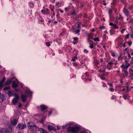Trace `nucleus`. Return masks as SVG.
I'll use <instances>...</instances> for the list:
<instances>
[{
    "instance_id": "nucleus-47",
    "label": "nucleus",
    "mask_w": 133,
    "mask_h": 133,
    "mask_svg": "<svg viewBox=\"0 0 133 133\" xmlns=\"http://www.w3.org/2000/svg\"><path fill=\"white\" fill-rule=\"evenodd\" d=\"M105 27L104 26H102L100 27V28L101 29H105Z\"/></svg>"
},
{
    "instance_id": "nucleus-58",
    "label": "nucleus",
    "mask_w": 133,
    "mask_h": 133,
    "mask_svg": "<svg viewBox=\"0 0 133 133\" xmlns=\"http://www.w3.org/2000/svg\"><path fill=\"white\" fill-rule=\"evenodd\" d=\"M102 66L104 68H106V66L104 64H102Z\"/></svg>"
},
{
    "instance_id": "nucleus-10",
    "label": "nucleus",
    "mask_w": 133,
    "mask_h": 133,
    "mask_svg": "<svg viewBox=\"0 0 133 133\" xmlns=\"http://www.w3.org/2000/svg\"><path fill=\"white\" fill-rule=\"evenodd\" d=\"M49 11H50L48 9L45 8L44 10H42L41 12L43 15H45L48 14V13L47 12H49Z\"/></svg>"
},
{
    "instance_id": "nucleus-12",
    "label": "nucleus",
    "mask_w": 133,
    "mask_h": 133,
    "mask_svg": "<svg viewBox=\"0 0 133 133\" xmlns=\"http://www.w3.org/2000/svg\"><path fill=\"white\" fill-rule=\"evenodd\" d=\"M41 110L42 111H43L46 110L47 108V107L45 105H40Z\"/></svg>"
},
{
    "instance_id": "nucleus-48",
    "label": "nucleus",
    "mask_w": 133,
    "mask_h": 133,
    "mask_svg": "<svg viewBox=\"0 0 133 133\" xmlns=\"http://www.w3.org/2000/svg\"><path fill=\"white\" fill-rule=\"evenodd\" d=\"M108 85H109L110 87H113V86H112L113 84H112L108 83Z\"/></svg>"
},
{
    "instance_id": "nucleus-11",
    "label": "nucleus",
    "mask_w": 133,
    "mask_h": 133,
    "mask_svg": "<svg viewBox=\"0 0 133 133\" xmlns=\"http://www.w3.org/2000/svg\"><path fill=\"white\" fill-rule=\"evenodd\" d=\"M99 77L101 79L103 80H105L106 79L105 73H102L101 75L99 76Z\"/></svg>"
},
{
    "instance_id": "nucleus-16",
    "label": "nucleus",
    "mask_w": 133,
    "mask_h": 133,
    "mask_svg": "<svg viewBox=\"0 0 133 133\" xmlns=\"http://www.w3.org/2000/svg\"><path fill=\"white\" fill-rule=\"evenodd\" d=\"M17 120L16 119H14L11 122V124L15 126L17 124Z\"/></svg>"
},
{
    "instance_id": "nucleus-61",
    "label": "nucleus",
    "mask_w": 133,
    "mask_h": 133,
    "mask_svg": "<svg viewBox=\"0 0 133 133\" xmlns=\"http://www.w3.org/2000/svg\"><path fill=\"white\" fill-rule=\"evenodd\" d=\"M52 114V111H50L49 113V116Z\"/></svg>"
},
{
    "instance_id": "nucleus-17",
    "label": "nucleus",
    "mask_w": 133,
    "mask_h": 133,
    "mask_svg": "<svg viewBox=\"0 0 133 133\" xmlns=\"http://www.w3.org/2000/svg\"><path fill=\"white\" fill-rule=\"evenodd\" d=\"M109 25L111 26H112L115 29L117 28V29H118V27L116 25V24H114L111 22L110 23H109Z\"/></svg>"
},
{
    "instance_id": "nucleus-42",
    "label": "nucleus",
    "mask_w": 133,
    "mask_h": 133,
    "mask_svg": "<svg viewBox=\"0 0 133 133\" xmlns=\"http://www.w3.org/2000/svg\"><path fill=\"white\" fill-rule=\"evenodd\" d=\"M95 63L97 64H98L99 63V62L97 60H95L94 61Z\"/></svg>"
},
{
    "instance_id": "nucleus-43",
    "label": "nucleus",
    "mask_w": 133,
    "mask_h": 133,
    "mask_svg": "<svg viewBox=\"0 0 133 133\" xmlns=\"http://www.w3.org/2000/svg\"><path fill=\"white\" fill-rule=\"evenodd\" d=\"M125 29H122L121 31V33L122 34H123V33H124V31H125Z\"/></svg>"
},
{
    "instance_id": "nucleus-24",
    "label": "nucleus",
    "mask_w": 133,
    "mask_h": 133,
    "mask_svg": "<svg viewBox=\"0 0 133 133\" xmlns=\"http://www.w3.org/2000/svg\"><path fill=\"white\" fill-rule=\"evenodd\" d=\"M92 43H89V44H90L89 47L91 49L93 48L94 47V46H93V45H94L93 43L94 42L93 41H92Z\"/></svg>"
},
{
    "instance_id": "nucleus-28",
    "label": "nucleus",
    "mask_w": 133,
    "mask_h": 133,
    "mask_svg": "<svg viewBox=\"0 0 133 133\" xmlns=\"http://www.w3.org/2000/svg\"><path fill=\"white\" fill-rule=\"evenodd\" d=\"M128 95L126 94L125 95H123V98L125 99H126L127 97L128 96Z\"/></svg>"
},
{
    "instance_id": "nucleus-3",
    "label": "nucleus",
    "mask_w": 133,
    "mask_h": 133,
    "mask_svg": "<svg viewBox=\"0 0 133 133\" xmlns=\"http://www.w3.org/2000/svg\"><path fill=\"white\" fill-rule=\"evenodd\" d=\"M26 128L25 124L20 123L18 124L17 126V128L20 130H22Z\"/></svg>"
},
{
    "instance_id": "nucleus-40",
    "label": "nucleus",
    "mask_w": 133,
    "mask_h": 133,
    "mask_svg": "<svg viewBox=\"0 0 133 133\" xmlns=\"http://www.w3.org/2000/svg\"><path fill=\"white\" fill-rule=\"evenodd\" d=\"M118 60L119 61H121L122 60V58L121 56H119L118 57Z\"/></svg>"
},
{
    "instance_id": "nucleus-36",
    "label": "nucleus",
    "mask_w": 133,
    "mask_h": 133,
    "mask_svg": "<svg viewBox=\"0 0 133 133\" xmlns=\"http://www.w3.org/2000/svg\"><path fill=\"white\" fill-rule=\"evenodd\" d=\"M73 124V123H71L70 122L69 123L66 124V125H67L68 127L69 126V127H70V126L71 125Z\"/></svg>"
},
{
    "instance_id": "nucleus-13",
    "label": "nucleus",
    "mask_w": 133,
    "mask_h": 133,
    "mask_svg": "<svg viewBox=\"0 0 133 133\" xmlns=\"http://www.w3.org/2000/svg\"><path fill=\"white\" fill-rule=\"evenodd\" d=\"M130 76H129V77H131L130 78L131 80L133 79V70L131 69V70L129 71Z\"/></svg>"
},
{
    "instance_id": "nucleus-5",
    "label": "nucleus",
    "mask_w": 133,
    "mask_h": 133,
    "mask_svg": "<svg viewBox=\"0 0 133 133\" xmlns=\"http://www.w3.org/2000/svg\"><path fill=\"white\" fill-rule=\"evenodd\" d=\"M125 65L123 64L121 66V67L124 68V69H127L130 65V64L129 63L127 60H125L124 62Z\"/></svg>"
},
{
    "instance_id": "nucleus-59",
    "label": "nucleus",
    "mask_w": 133,
    "mask_h": 133,
    "mask_svg": "<svg viewBox=\"0 0 133 133\" xmlns=\"http://www.w3.org/2000/svg\"><path fill=\"white\" fill-rule=\"evenodd\" d=\"M22 104H21L20 103H19V105H18V107L19 108H21L22 107Z\"/></svg>"
},
{
    "instance_id": "nucleus-27",
    "label": "nucleus",
    "mask_w": 133,
    "mask_h": 133,
    "mask_svg": "<svg viewBox=\"0 0 133 133\" xmlns=\"http://www.w3.org/2000/svg\"><path fill=\"white\" fill-rule=\"evenodd\" d=\"M74 32H75V34L78 33V35H79V32H80V30L79 29H78L77 30L75 31Z\"/></svg>"
},
{
    "instance_id": "nucleus-49",
    "label": "nucleus",
    "mask_w": 133,
    "mask_h": 133,
    "mask_svg": "<svg viewBox=\"0 0 133 133\" xmlns=\"http://www.w3.org/2000/svg\"><path fill=\"white\" fill-rule=\"evenodd\" d=\"M3 83L1 82H0V88H2L3 86Z\"/></svg>"
},
{
    "instance_id": "nucleus-39",
    "label": "nucleus",
    "mask_w": 133,
    "mask_h": 133,
    "mask_svg": "<svg viewBox=\"0 0 133 133\" xmlns=\"http://www.w3.org/2000/svg\"><path fill=\"white\" fill-rule=\"evenodd\" d=\"M116 98V96L115 95H113L111 97V99H115Z\"/></svg>"
},
{
    "instance_id": "nucleus-56",
    "label": "nucleus",
    "mask_w": 133,
    "mask_h": 133,
    "mask_svg": "<svg viewBox=\"0 0 133 133\" xmlns=\"http://www.w3.org/2000/svg\"><path fill=\"white\" fill-rule=\"evenodd\" d=\"M132 8V7H129L128 8V10H129V11H130L131 10Z\"/></svg>"
},
{
    "instance_id": "nucleus-4",
    "label": "nucleus",
    "mask_w": 133,
    "mask_h": 133,
    "mask_svg": "<svg viewBox=\"0 0 133 133\" xmlns=\"http://www.w3.org/2000/svg\"><path fill=\"white\" fill-rule=\"evenodd\" d=\"M12 131V128L11 125H10L8 129H5L3 130L4 133H11Z\"/></svg>"
},
{
    "instance_id": "nucleus-51",
    "label": "nucleus",
    "mask_w": 133,
    "mask_h": 133,
    "mask_svg": "<svg viewBox=\"0 0 133 133\" xmlns=\"http://www.w3.org/2000/svg\"><path fill=\"white\" fill-rule=\"evenodd\" d=\"M68 126L67 125H66H66H64L62 126V128L63 129H64L66 127H67Z\"/></svg>"
},
{
    "instance_id": "nucleus-50",
    "label": "nucleus",
    "mask_w": 133,
    "mask_h": 133,
    "mask_svg": "<svg viewBox=\"0 0 133 133\" xmlns=\"http://www.w3.org/2000/svg\"><path fill=\"white\" fill-rule=\"evenodd\" d=\"M105 76L106 77L107 76H108V75L109 74V72H107L105 73Z\"/></svg>"
},
{
    "instance_id": "nucleus-8",
    "label": "nucleus",
    "mask_w": 133,
    "mask_h": 133,
    "mask_svg": "<svg viewBox=\"0 0 133 133\" xmlns=\"http://www.w3.org/2000/svg\"><path fill=\"white\" fill-rule=\"evenodd\" d=\"M114 63L112 61H111L108 62V64L107 65V68L109 69L110 70L112 68V65L114 64Z\"/></svg>"
},
{
    "instance_id": "nucleus-29",
    "label": "nucleus",
    "mask_w": 133,
    "mask_h": 133,
    "mask_svg": "<svg viewBox=\"0 0 133 133\" xmlns=\"http://www.w3.org/2000/svg\"><path fill=\"white\" fill-rule=\"evenodd\" d=\"M10 89V86H8L5 87L3 90H7Z\"/></svg>"
},
{
    "instance_id": "nucleus-60",
    "label": "nucleus",
    "mask_w": 133,
    "mask_h": 133,
    "mask_svg": "<svg viewBox=\"0 0 133 133\" xmlns=\"http://www.w3.org/2000/svg\"><path fill=\"white\" fill-rule=\"evenodd\" d=\"M80 25H79V23H78V24H77V28H80Z\"/></svg>"
},
{
    "instance_id": "nucleus-64",
    "label": "nucleus",
    "mask_w": 133,
    "mask_h": 133,
    "mask_svg": "<svg viewBox=\"0 0 133 133\" xmlns=\"http://www.w3.org/2000/svg\"><path fill=\"white\" fill-rule=\"evenodd\" d=\"M128 57L130 58L131 57L130 55L129 54H128Z\"/></svg>"
},
{
    "instance_id": "nucleus-32",
    "label": "nucleus",
    "mask_w": 133,
    "mask_h": 133,
    "mask_svg": "<svg viewBox=\"0 0 133 133\" xmlns=\"http://www.w3.org/2000/svg\"><path fill=\"white\" fill-rule=\"evenodd\" d=\"M46 45L48 46H49L50 45V44L49 42H45Z\"/></svg>"
},
{
    "instance_id": "nucleus-18",
    "label": "nucleus",
    "mask_w": 133,
    "mask_h": 133,
    "mask_svg": "<svg viewBox=\"0 0 133 133\" xmlns=\"http://www.w3.org/2000/svg\"><path fill=\"white\" fill-rule=\"evenodd\" d=\"M0 99H1L3 102L5 100L4 97V95L3 94H1L0 92Z\"/></svg>"
},
{
    "instance_id": "nucleus-41",
    "label": "nucleus",
    "mask_w": 133,
    "mask_h": 133,
    "mask_svg": "<svg viewBox=\"0 0 133 133\" xmlns=\"http://www.w3.org/2000/svg\"><path fill=\"white\" fill-rule=\"evenodd\" d=\"M129 34H127L125 37V39H126V38H129Z\"/></svg>"
},
{
    "instance_id": "nucleus-38",
    "label": "nucleus",
    "mask_w": 133,
    "mask_h": 133,
    "mask_svg": "<svg viewBox=\"0 0 133 133\" xmlns=\"http://www.w3.org/2000/svg\"><path fill=\"white\" fill-rule=\"evenodd\" d=\"M85 81H91V78H86L85 79Z\"/></svg>"
},
{
    "instance_id": "nucleus-25",
    "label": "nucleus",
    "mask_w": 133,
    "mask_h": 133,
    "mask_svg": "<svg viewBox=\"0 0 133 133\" xmlns=\"http://www.w3.org/2000/svg\"><path fill=\"white\" fill-rule=\"evenodd\" d=\"M109 90L110 92H113L114 91V89L113 87H112L109 88Z\"/></svg>"
},
{
    "instance_id": "nucleus-34",
    "label": "nucleus",
    "mask_w": 133,
    "mask_h": 133,
    "mask_svg": "<svg viewBox=\"0 0 133 133\" xmlns=\"http://www.w3.org/2000/svg\"><path fill=\"white\" fill-rule=\"evenodd\" d=\"M112 13V11L111 9L109 10V14L110 16H111Z\"/></svg>"
},
{
    "instance_id": "nucleus-33",
    "label": "nucleus",
    "mask_w": 133,
    "mask_h": 133,
    "mask_svg": "<svg viewBox=\"0 0 133 133\" xmlns=\"http://www.w3.org/2000/svg\"><path fill=\"white\" fill-rule=\"evenodd\" d=\"M5 79L6 78L4 77L3 78L2 80L0 82H2L3 83L5 81Z\"/></svg>"
},
{
    "instance_id": "nucleus-1",
    "label": "nucleus",
    "mask_w": 133,
    "mask_h": 133,
    "mask_svg": "<svg viewBox=\"0 0 133 133\" xmlns=\"http://www.w3.org/2000/svg\"><path fill=\"white\" fill-rule=\"evenodd\" d=\"M28 128L30 129V131L32 133H35L36 131L41 130V133H49L44 129L38 127L36 125L34 124L33 122H30L27 124Z\"/></svg>"
},
{
    "instance_id": "nucleus-63",
    "label": "nucleus",
    "mask_w": 133,
    "mask_h": 133,
    "mask_svg": "<svg viewBox=\"0 0 133 133\" xmlns=\"http://www.w3.org/2000/svg\"><path fill=\"white\" fill-rule=\"evenodd\" d=\"M75 12L74 11L71 13V15H74L75 14Z\"/></svg>"
},
{
    "instance_id": "nucleus-14",
    "label": "nucleus",
    "mask_w": 133,
    "mask_h": 133,
    "mask_svg": "<svg viewBox=\"0 0 133 133\" xmlns=\"http://www.w3.org/2000/svg\"><path fill=\"white\" fill-rule=\"evenodd\" d=\"M12 79L11 78V79H8L5 83V85H7L10 84L12 82Z\"/></svg>"
},
{
    "instance_id": "nucleus-23",
    "label": "nucleus",
    "mask_w": 133,
    "mask_h": 133,
    "mask_svg": "<svg viewBox=\"0 0 133 133\" xmlns=\"http://www.w3.org/2000/svg\"><path fill=\"white\" fill-rule=\"evenodd\" d=\"M46 119V117H43V118L41 120L39 121V122L42 123L43 124L44 121L45 119Z\"/></svg>"
},
{
    "instance_id": "nucleus-15",
    "label": "nucleus",
    "mask_w": 133,
    "mask_h": 133,
    "mask_svg": "<svg viewBox=\"0 0 133 133\" xmlns=\"http://www.w3.org/2000/svg\"><path fill=\"white\" fill-rule=\"evenodd\" d=\"M12 87L14 88H15L18 87V85L15 81H14L12 82Z\"/></svg>"
},
{
    "instance_id": "nucleus-57",
    "label": "nucleus",
    "mask_w": 133,
    "mask_h": 133,
    "mask_svg": "<svg viewBox=\"0 0 133 133\" xmlns=\"http://www.w3.org/2000/svg\"><path fill=\"white\" fill-rule=\"evenodd\" d=\"M122 44L123 45V46L124 47H125L126 46V45L125 44V42H124Z\"/></svg>"
},
{
    "instance_id": "nucleus-6",
    "label": "nucleus",
    "mask_w": 133,
    "mask_h": 133,
    "mask_svg": "<svg viewBox=\"0 0 133 133\" xmlns=\"http://www.w3.org/2000/svg\"><path fill=\"white\" fill-rule=\"evenodd\" d=\"M21 97L23 102H25L26 101L27 96L26 94H21Z\"/></svg>"
},
{
    "instance_id": "nucleus-26",
    "label": "nucleus",
    "mask_w": 133,
    "mask_h": 133,
    "mask_svg": "<svg viewBox=\"0 0 133 133\" xmlns=\"http://www.w3.org/2000/svg\"><path fill=\"white\" fill-rule=\"evenodd\" d=\"M95 41H99V38L98 37H97L93 39Z\"/></svg>"
},
{
    "instance_id": "nucleus-44",
    "label": "nucleus",
    "mask_w": 133,
    "mask_h": 133,
    "mask_svg": "<svg viewBox=\"0 0 133 133\" xmlns=\"http://www.w3.org/2000/svg\"><path fill=\"white\" fill-rule=\"evenodd\" d=\"M15 97L16 98V99H19V97L18 95L17 94H15Z\"/></svg>"
},
{
    "instance_id": "nucleus-45",
    "label": "nucleus",
    "mask_w": 133,
    "mask_h": 133,
    "mask_svg": "<svg viewBox=\"0 0 133 133\" xmlns=\"http://www.w3.org/2000/svg\"><path fill=\"white\" fill-rule=\"evenodd\" d=\"M108 61V59L107 58H105L104 59V62H107Z\"/></svg>"
},
{
    "instance_id": "nucleus-2",
    "label": "nucleus",
    "mask_w": 133,
    "mask_h": 133,
    "mask_svg": "<svg viewBox=\"0 0 133 133\" xmlns=\"http://www.w3.org/2000/svg\"><path fill=\"white\" fill-rule=\"evenodd\" d=\"M79 130V127L77 126L73 127H68L67 128V131L72 133H76Z\"/></svg>"
},
{
    "instance_id": "nucleus-54",
    "label": "nucleus",
    "mask_w": 133,
    "mask_h": 133,
    "mask_svg": "<svg viewBox=\"0 0 133 133\" xmlns=\"http://www.w3.org/2000/svg\"><path fill=\"white\" fill-rule=\"evenodd\" d=\"M83 51L85 53H88V51L86 49H84Z\"/></svg>"
},
{
    "instance_id": "nucleus-37",
    "label": "nucleus",
    "mask_w": 133,
    "mask_h": 133,
    "mask_svg": "<svg viewBox=\"0 0 133 133\" xmlns=\"http://www.w3.org/2000/svg\"><path fill=\"white\" fill-rule=\"evenodd\" d=\"M70 8L69 7L68 8H65V11H66L69 10H70Z\"/></svg>"
},
{
    "instance_id": "nucleus-19",
    "label": "nucleus",
    "mask_w": 133,
    "mask_h": 133,
    "mask_svg": "<svg viewBox=\"0 0 133 133\" xmlns=\"http://www.w3.org/2000/svg\"><path fill=\"white\" fill-rule=\"evenodd\" d=\"M48 130L50 131L54 130H55L53 127L50 125H49L48 126Z\"/></svg>"
},
{
    "instance_id": "nucleus-62",
    "label": "nucleus",
    "mask_w": 133,
    "mask_h": 133,
    "mask_svg": "<svg viewBox=\"0 0 133 133\" xmlns=\"http://www.w3.org/2000/svg\"><path fill=\"white\" fill-rule=\"evenodd\" d=\"M102 86H103L104 87H105V86H106V85H105V84L104 83H103V85H102Z\"/></svg>"
},
{
    "instance_id": "nucleus-52",
    "label": "nucleus",
    "mask_w": 133,
    "mask_h": 133,
    "mask_svg": "<svg viewBox=\"0 0 133 133\" xmlns=\"http://www.w3.org/2000/svg\"><path fill=\"white\" fill-rule=\"evenodd\" d=\"M29 4L30 5H31L33 7L34 6V4L32 2H30Z\"/></svg>"
},
{
    "instance_id": "nucleus-20",
    "label": "nucleus",
    "mask_w": 133,
    "mask_h": 133,
    "mask_svg": "<svg viewBox=\"0 0 133 133\" xmlns=\"http://www.w3.org/2000/svg\"><path fill=\"white\" fill-rule=\"evenodd\" d=\"M78 38L76 37L74 38V41L73 43L74 44H76L78 42Z\"/></svg>"
},
{
    "instance_id": "nucleus-55",
    "label": "nucleus",
    "mask_w": 133,
    "mask_h": 133,
    "mask_svg": "<svg viewBox=\"0 0 133 133\" xmlns=\"http://www.w3.org/2000/svg\"><path fill=\"white\" fill-rule=\"evenodd\" d=\"M56 17L57 18H59V14L58 13L56 15Z\"/></svg>"
},
{
    "instance_id": "nucleus-7",
    "label": "nucleus",
    "mask_w": 133,
    "mask_h": 133,
    "mask_svg": "<svg viewBox=\"0 0 133 133\" xmlns=\"http://www.w3.org/2000/svg\"><path fill=\"white\" fill-rule=\"evenodd\" d=\"M123 11L126 16L128 17L129 16L130 14V11L128 9L124 8L123 9Z\"/></svg>"
},
{
    "instance_id": "nucleus-31",
    "label": "nucleus",
    "mask_w": 133,
    "mask_h": 133,
    "mask_svg": "<svg viewBox=\"0 0 133 133\" xmlns=\"http://www.w3.org/2000/svg\"><path fill=\"white\" fill-rule=\"evenodd\" d=\"M118 19L121 20V21H122L123 19V17H122V15H121L120 14L119 15V16L118 18Z\"/></svg>"
},
{
    "instance_id": "nucleus-21",
    "label": "nucleus",
    "mask_w": 133,
    "mask_h": 133,
    "mask_svg": "<svg viewBox=\"0 0 133 133\" xmlns=\"http://www.w3.org/2000/svg\"><path fill=\"white\" fill-rule=\"evenodd\" d=\"M18 99H17L15 98H14L13 99V103L14 105L18 102Z\"/></svg>"
},
{
    "instance_id": "nucleus-9",
    "label": "nucleus",
    "mask_w": 133,
    "mask_h": 133,
    "mask_svg": "<svg viewBox=\"0 0 133 133\" xmlns=\"http://www.w3.org/2000/svg\"><path fill=\"white\" fill-rule=\"evenodd\" d=\"M124 69L122 70V72H123V76L124 77H127L128 74V72L127 70L125 69Z\"/></svg>"
},
{
    "instance_id": "nucleus-35",
    "label": "nucleus",
    "mask_w": 133,
    "mask_h": 133,
    "mask_svg": "<svg viewBox=\"0 0 133 133\" xmlns=\"http://www.w3.org/2000/svg\"><path fill=\"white\" fill-rule=\"evenodd\" d=\"M128 44L129 46H130L132 44V41H128Z\"/></svg>"
},
{
    "instance_id": "nucleus-30",
    "label": "nucleus",
    "mask_w": 133,
    "mask_h": 133,
    "mask_svg": "<svg viewBox=\"0 0 133 133\" xmlns=\"http://www.w3.org/2000/svg\"><path fill=\"white\" fill-rule=\"evenodd\" d=\"M77 59L76 56H75L72 57V61H75L76 59Z\"/></svg>"
},
{
    "instance_id": "nucleus-53",
    "label": "nucleus",
    "mask_w": 133,
    "mask_h": 133,
    "mask_svg": "<svg viewBox=\"0 0 133 133\" xmlns=\"http://www.w3.org/2000/svg\"><path fill=\"white\" fill-rule=\"evenodd\" d=\"M123 44V42H119L118 43V45L119 46H120L121 45H122Z\"/></svg>"
},
{
    "instance_id": "nucleus-46",
    "label": "nucleus",
    "mask_w": 133,
    "mask_h": 133,
    "mask_svg": "<svg viewBox=\"0 0 133 133\" xmlns=\"http://www.w3.org/2000/svg\"><path fill=\"white\" fill-rule=\"evenodd\" d=\"M85 76H89V74L88 72H86L85 73H84V74Z\"/></svg>"
},
{
    "instance_id": "nucleus-22",
    "label": "nucleus",
    "mask_w": 133,
    "mask_h": 133,
    "mask_svg": "<svg viewBox=\"0 0 133 133\" xmlns=\"http://www.w3.org/2000/svg\"><path fill=\"white\" fill-rule=\"evenodd\" d=\"M7 94L10 97L12 95L13 92L10 91H8Z\"/></svg>"
}]
</instances>
